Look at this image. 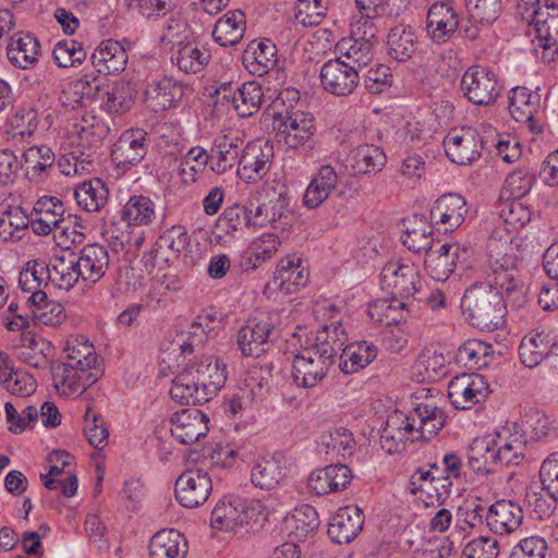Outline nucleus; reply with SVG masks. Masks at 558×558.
Segmentation results:
<instances>
[{"label":"nucleus","instance_id":"412c9836","mask_svg":"<svg viewBox=\"0 0 558 558\" xmlns=\"http://www.w3.org/2000/svg\"><path fill=\"white\" fill-rule=\"evenodd\" d=\"M108 266L109 253L101 244H87L76 253V269L85 282H98L105 276Z\"/></svg>","mask_w":558,"mask_h":558},{"label":"nucleus","instance_id":"09e8293b","mask_svg":"<svg viewBox=\"0 0 558 558\" xmlns=\"http://www.w3.org/2000/svg\"><path fill=\"white\" fill-rule=\"evenodd\" d=\"M492 345L477 339L466 340L457 351L458 363L469 368H482L492 361Z\"/></svg>","mask_w":558,"mask_h":558},{"label":"nucleus","instance_id":"f704fd0d","mask_svg":"<svg viewBox=\"0 0 558 558\" xmlns=\"http://www.w3.org/2000/svg\"><path fill=\"white\" fill-rule=\"evenodd\" d=\"M337 50L342 61L351 63L357 72H362L372 61L374 51L371 39L361 38H342L337 44Z\"/></svg>","mask_w":558,"mask_h":558},{"label":"nucleus","instance_id":"9b49d317","mask_svg":"<svg viewBox=\"0 0 558 558\" xmlns=\"http://www.w3.org/2000/svg\"><path fill=\"white\" fill-rule=\"evenodd\" d=\"M257 206L252 210V226L265 227L286 218L289 195L284 186L266 185L258 193Z\"/></svg>","mask_w":558,"mask_h":558},{"label":"nucleus","instance_id":"e433bc0d","mask_svg":"<svg viewBox=\"0 0 558 558\" xmlns=\"http://www.w3.org/2000/svg\"><path fill=\"white\" fill-rule=\"evenodd\" d=\"M377 356V348L367 341L348 344L340 356L339 367L345 374H353L372 363Z\"/></svg>","mask_w":558,"mask_h":558},{"label":"nucleus","instance_id":"603ef678","mask_svg":"<svg viewBox=\"0 0 558 558\" xmlns=\"http://www.w3.org/2000/svg\"><path fill=\"white\" fill-rule=\"evenodd\" d=\"M404 416L401 413H395L387 418L386 426L380 435L381 448L388 453H396L404 448V439L412 432L404 430Z\"/></svg>","mask_w":558,"mask_h":558},{"label":"nucleus","instance_id":"052dcab7","mask_svg":"<svg viewBox=\"0 0 558 558\" xmlns=\"http://www.w3.org/2000/svg\"><path fill=\"white\" fill-rule=\"evenodd\" d=\"M84 434L96 449H102L108 444L109 432L105 424L104 417L94 413L88 409L85 413Z\"/></svg>","mask_w":558,"mask_h":558},{"label":"nucleus","instance_id":"de8ad7c7","mask_svg":"<svg viewBox=\"0 0 558 558\" xmlns=\"http://www.w3.org/2000/svg\"><path fill=\"white\" fill-rule=\"evenodd\" d=\"M263 99L262 85L255 81H250L240 85L232 107L240 117L247 118L260 109Z\"/></svg>","mask_w":558,"mask_h":558},{"label":"nucleus","instance_id":"39448f33","mask_svg":"<svg viewBox=\"0 0 558 558\" xmlns=\"http://www.w3.org/2000/svg\"><path fill=\"white\" fill-rule=\"evenodd\" d=\"M461 307L470 324L480 329L494 330L504 324V295L489 280L466 289Z\"/></svg>","mask_w":558,"mask_h":558},{"label":"nucleus","instance_id":"aec40b11","mask_svg":"<svg viewBox=\"0 0 558 558\" xmlns=\"http://www.w3.org/2000/svg\"><path fill=\"white\" fill-rule=\"evenodd\" d=\"M541 109V95L537 90H531L524 86H517L509 94V112L511 117L521 123H526L532 132L542 130L534 120Z\"/></svg>","mask_w":558,"mask_h":558},{"label":"nucleus","instance_id":"0eeeda50","mask_svg":"<svg viewBox=\"0 0 558 558\" xmlns=\"http://www.w3.org/2000/svg\"><path fill=\"white\" fill-rule=\"evenodd\" d=\"M272 315L260 313L248 318L238 332V345L245 356L258 357L272 345L275 335Z\"/></svg>","mask_w":558,"mask_h":558},{"label":"nucleus","instance_id":"a19ab883","mask_svg":"<svg viewBox=\"0 0 558 558\" xmlns=\"http://www.w3.org/2000/svg\"><path fill=\"white\" fill-rule=\"evenodd\" d=\"M468 462L476 474L485 475L494 472V466L498 463L489 437L473 439L468 450Z\"/></svg>","mask_w":558,"mask_h":558},{"label":"nucleus","instance_id":"2eb2a0df","mask_svg":"<svg viewBox=\"0 0 558 558\" xmlns=\"http://www.w3.org/2000/svg\"><path fill=\"white\" fill-rule=\"evenodd\" d=\"M404 418V430L416 434L412 436V441H427L435 437L445 426L447 416L441 408L430 404H418Z\"/></svg>","mask_w":558,"mask_h":558},{"label":"nucleus","instance_id":"bf43d9fd","mask_svg":"<svg viewBox=\"0 0 558 558\" xmlns=\"http://www.w3.org/2000/svg\"><path fill=\"white\" fill-rule=\"evenodd\" d=\"M207 318L205 316H197V319L190 325L186 338L181 339L179 342L182 354H192L204 347L208 333L211 331L210 325L205 323Z\"/></svg>","mask_w":558,"mask_h":558},{"label":"nucleus","instance_id":"4d7b16f0","mask_svg":"<svg viewBox=\"0 0 558 558\" xmlns=\"http://www.w3.org/2000/svg\"><path fill=\"white\" fill-rule=\"evenodd\" d=\"M135 96L136 92L130 83H116L112 87L109 86V95L105 101L104 109L109 113L128 111L134 105Z\"/></svg>","mask_w":558,"mask_h":558},{"label":"nucleus","instance_id":"f257e3e1","mask_svg":"<svg viewBox=\"0 0 558 558\" xmlns=\"http://www.w3.org/2000/svg\"><path fill=\"white\" fill-rule=\"evenodd\" d=\"M64 351L69 362L51 364L53 384L61 395L82 393L104 375L102 359L87 339L68 340Z\"/></svg>","mask_w":558,"mask_h":558},{"label":"nucleus","instance_id":"0e129e2a","mask_svg":"<svg viewBox=\"0 0 558 558\" xmlns=\"http://www.w3.org/2000/svg\"><path fill=\"white\" fill-rule=\"evenodd\" d=\"M327 9L325 0H298L295 19L304 26L318 25Z\"/></svg>","mask_w":558,"mask_h":558},{"label":"nucleus","instance_id":"1a4fd4ad","mask_svg":"<svg viewBox=\"0 0 558 558\" xmlns=\"http://www.w3.org/2000/svg\"><path fill=\"white\" fill-rule=\"evenodd\" d=\"M448 158L458 165H469L481 156L485 142L480 133L470 126L451 130L444 138Z\"/></svg>","mask_w":558,"mask_h":558},{"label":"nucleus","instance_id":"a18cd8bd","mask_svg":"<svg viewBox=\"0 0 558 558\" xmlns=\"http://www.w3.org/2000/svg\"><path fill=\"white\" fill-rule=\"evenodd\" d=\"M351 167L356 173L378 172L386 163V155L377 146L360 145L350 154Z\"/></svg>","mask_w":558,"mask_h":558},{"label":"nucleus","instance_id":"5fc2aeb1","mask_svg":"<svg viewBox=\"0 0 558 558\" xmlns=\"http://www.w3.org/2000/svg\"><path fill=\"white\" fill-rule=\"evenodd\" d=\"M106 75L99 76L94 74H85L76 80L73 84L75 94H80L82 99L99 101L104 109L105 101L109 95V85L105 83Z\"/></svg>","mask_w":558,"mask_h":558},{"label":"nucleus","instance_id":"338daca9","mask_svg":"<svg viewBox=\"0 0 558 558\" xmlns=\"http://www.w3.org/2000/svg\"><path fill=\"white\" fill-rule=\"evenodd\" d=\"M498 556V542L492 536H480L469 542L461 554V558H496Z\"/></svg>","mask_w":558,"mask_h":558},{"label":"nucleus","instance_id":"c756f323","mask_svg":"<svg viewBox=\"0 0 558 558\" xmlns=\"http://www.w3.org/2000/svg\"><path fill=\"white\" fill-rule=\"evenodd\" d=\"M490 439L498 464L519 465L523 461L525 439L511 435L509 426L502 427Z\"/></svg>","mask_w":558,"mask_h":558},{"label":"nucleus","instance_id":"3c124183","mask_svg":"<svg viewBox=\"0 0 558 558\" xmlns=\"http://www.w3.org/2000/svg\"><path fill=\"white\" fill-rule=\"evenodd\" d=\"M23 160L26 166V173L32 180L41 179L47 174L56 161L52 149L46 145H35L28 147L23 153Z\"/></svg>","mask_w":558,"mask_h":558},{"label":"nucleus","instance_id":"e2e57ef3","mask_svg":"<svg viewBox=\"0 0 558 558\" xmlns=\"http://www.w3.org/2000/svg\"><path fill=\"white\" fill-rule=\"evenodd\" d=\"M252 209L236 204L225 209L219 217L218 226L229 233L252 226Z\"/></svg>","mask_w":558,"mask_h":558},{"label":"nucleus","instance_id":"6ab92c4d","mask_svg":"<svg viewBox=\"0 0 558 558\" xmlns=\"http://www.w3.org/2000/svg\"><path fill=\"white\" fill-rule=\"evenodd\" d=\"M208 417L198 409L177 412L171 418V434L183 445H191L208 433Z\"/></svg>","mask_w":558,"mask_h":558},{"label":"nucleus","instance_id":"393cba45","mask_svg":"<svg viewBox=\"0 0 558 558\" xmlns=\"http://www.w3.org/2000/svg\"><path fill=\"white\" fill-rule=\"evenodd\" d=\"M468 213L466 202L456 193L440 196L430 209V218L436 223L446 226V230L458 228Z\"/></svg>","mask_w":558,"mask_h":558},{"label":"nucleus","instance_id":"bb28decb","mask_svg":"<svg viewBox=\"0 0 558 558\" xmlns=\"http://www.w3.org/2000/svg\"><path fill=\"white\" fill-rule=\"evenodd\" d=\"M458 15L451 5L439 2L434 3L427 13L426 29L436 43L445 41L458 28Z\"/></svg>","mask_w":558,"mask_h":558},{"label":"nucleus","instance_id":"864d4df0","mask_svg":"<svg viewBox=\"0 0 558 558\" xmlns=\"http://www.w3.org/2000/svg\"><path fill=\"white\" fill-rule=\"evenodd\" d=\"M29 226V218L21 207H13L5 210L0 217V238L3 241H19L21 232Z\"/></svg>","mask_w":558,"mask_h":558},{"label":"nucleus","instance_id":"2f4dec72","mask_svg":"<svg viewBox=\"0 0 558 558\" xmlns=\"http://www.w3.org/2000/svg\"><path fill=\"white\" fill-rule=\"evenodd\" d=\"M49 265L51 286L70 290L81 278L78 269H76V253L66 250L61 255H54Z\"/></svg>","mask_w":558,"mask_h":558},{"label":"nucleus","instance_id":"20e7f679","mask_svg":"<svg viewBox=\"0 0 558 558\" xmlns=\"http://www.w3.org/2000/svg\"><path fill=\"white\" fill-rule=\"evenodd\" d=\"M506 242L490 240L487 244L489 282L501 291L507 307L518 311L527 303L526 287L519 274L514 256L506 251Z\"/></svg>","mask_w":558,"mask_h":558},{"label":"nucleus","instance_id":"423d86ee","mask_svg":"<svg viewBox=\"0 0 558 558\" xmlns=\"http://www.w3.org/2000/svg\"><path fill=\"white\" fill-rule=\"evenodd\" d=\"M272 129L279 142L289 148L310 151L315 146L316 123L314 117L293 107L274 113Z\"/></svg>","mask_w":558,"mask_h":558},{"label":"nucleus","instance_id":"4c0bfd02","mask_svg":"<svg viewBox=\"0 0 558 558\" xmlns=\"http://www.w3.org/2000/svg\"><path fill=\"white\" fill-rule=\"evenodd\" d=\"M108 195L109 191L99 178L84 181L74 191L77 205L89 213L99 211L107 204Z\"/></svg>","mask_w":558,"mask_h":558},{"label":"nucleus","instance_id":"58836bf2","mask_svg":"<svg viewBox=\"0 0 558 558\" xmlns=\"http://www.w3.org/2000/svg\"><path fill=\"white\" fill-rule=\"evenodd\" d=\"M244 499L240 497H223L211 511V525L217 530L239 531L240 512Z\"/></svg>","mask_w":558,"mask_h":558},{"label":"nucleus","instance_id":"c85d7f7f","mask_svg":"<svg viewBox=\"0 0 558 558\" xmlns=\"http://www.w3.org/2000/svg\"><path fill=\"white\" fill-rule=\"evenodd\" d=\"M242 62L252 75L267 74L277 62L275 44L270 40L252 41L244 50Z\"/></svg>","mask_w":558,"mask_h":558},{"label":"nucleus","instance_id":"774afa93","mask_svg":"<svg viewBox=\"0 0 558 558\" xmlns=\"http://www.w3.org/2000/svg\"><path fill=\"white\" fill-rule=\"evenodd\" d=\"M543 490L558 499V452L547 457L539 470Z\"/></svg>","mask_w":558,"mask_h":558},{"label":"nucleus","instance_id":"8fccbe9b","mask_svg":"<svg viewBox=\"0 0 558 558\" xmlns=\"http://www.w3.org/2000/svg\"><path fill=\"white\" fill-rule=\"evenodd\" d=\"M243 141L238 137L225 135L215 142V150L217 160L211 165V170L217 173H225L235 163L239 165L240 153L242 154Z\"/></svg>","mask_w":558,"mask_h":558},{"label":"nucleus","instance_id":"b1692460","mask_svg":"<svg viewBox=\"0 0 558 558\" xmlns=\"http://www.w3.org/2000/svg\"><path fill=\"white\" fill-rule=\"evenodd\" d=\"M460 247L457 243H444L425 254L424 265L436 281H446L453 272Z\"/></svg>","mask_w":558,"mask_h":558},{"label":"nucleus","instance_id":"9d476101","mask_svg":"<svg viewBox=\"0 0 558 558\" xmlns=\"http://www.w3.org/2000/svg\"><path fill=\"white\" fill-rule=\"evenodd\" d=\"M319 76L326 92L335 96H348L359 86L361 73L350 62L336 58L323 64Z\"/></svg>","mask_w":558,"mask_h":558},{"label":"nucleus","instance_id":"49530a36","mask_svg":"<svg viewBox=\"0 0 558 558\" xmlns=\"http://www.w3.org/2000/svg\"><path fill=\"white\" fill-rule=\"evenodd\" d=\"M533 24L539 46L544 49H549L558 43V5H546L544 11L536 13Z\"/></svg>","mask_w":558,"mask_h":558},{"label":"nucleus","instance_id":"7c9ffc66","mask_svg":"<svg viewBox=\"0 0 558 558\" xmlns=\"http://www.w3.org/2000/svg\"><path fill=\"white\" fill-rule=\"evenodd\" d=\"M128 54L117 40H106L92 54V63L97 72L105 75L116 74L125 69Z\"/></svg>","mask_w":558,"mask_h":558},{"label":"nucleus","instance_id":"ddd939ff","mask_svg":"<svg viewBox=\"0 0 558 558\" xmlns=\"http://www.w3.org/2000/svg\"><path fill=\"white\" fill-rule=\"evenodd\" d=\"M213 483L209 475L201 469L184 471L175 482V498L185 508H197L209 497Z\"/></svg>","mask_w":558,"mask_h":558},{"label":"nucleus","instance_id":"6e6d98bb","mask_svg":"<svg viewBox=\"0 0 558 558\" xmlns=\"http://www.w3.org/2000/svg\"><path fill=\"white\" fill-rule=\"evenodd\" d=\"M323 445L326 447L327 454L344 460L347 457L353 454L356 441L349 429L339 427L328 435L327 439L323 441Z\"/></svg>","mask_w":558,"mask_h":558},{"label":"nucleus","instance_id":"c9c22d12","mask_svg":"<svg viewBox=\"0 0 558 558\" xmlns=\"http://www.w3.org/2000/svg\"><path fill=\"white\" fill-rule=\"evenodd\" d=\"M245 31V19L242 11H229L220 17L213 29V37L220 46L238 44Z\"/></svg>","mask_w":558,"mask_h":558},{"label":"nucleus","instance_id":"69168bd1","mask_svg":"<svg viewBox=\"0 0 558 558\" xmlns=\"http://www.w3.org/2000/svg\"><path fill=\"white\" fill-rule=\"evenodd\" d=\"M498 215L507 225L515 228L525 226L531 220L532 213L520 199L512 198L499 205Z\"/></svg>","mask_w":558,"mask_h":558},{"label":"nucleus","instance_id":"680f3d73","mask_svg":"<svg viewBox=\"0 0 558 558\" xmlns=\"http://www.w3.org/2000/svg\"><path fill=\"white\" fill-rule=\"evenodd\" d=\"M535 181L534 174L524 170L517 169L512 171L506 179L502 194L511 198H522L532 189Z\"/></svg>","mask_w":558,"mask_h":558},{"label":"nucleus","instance_id":"f3484780","mask_svg":"<svg viewBox=\"0 0 558 558\" xmlns=\"http://www.w3.org/2000/svg\"><path fill=\"white\" fill-rule=\"evenodd\" d=\"M182 96V85L165 75L151 76L146 80L143 100L146 107L154 112L167 110Z\"/></svg>","mask_w":558,"mask_h":558},{"label":"nucleus","instance_id":"c03bdc74","mask_svg":"<svg viewBox=\"0 0 558 558\" xmlns=\"http://www.w3.org/2000/svg\"><path fill=\"white\" fill-rule=\"evenodd\" d=\"M284 471L281 462L271 457L255 462L251 471L252 483L260 489H274L282 481Z\"/></svg>","mask_w":558,"mask_h":558},{"label":"nucleus","instance_id":"72a5a7b5","mask_svg":"<svg viewBox=\"0 0 558 558\" xmlns=\"http://www.w3.org/2000/svg\"><path fill=\"white\" fill-rule=\"evenodd\" d=\"M555 348L556 344L548 333H530L522 339L519 347L521 362L530 368L535 367L546 356L553 354Z\"/></svg>","mask_w":558,"mask_h":558},{"label":"nucleus","instance_id":"f8f14e48","mask_svg":"<svg viewBox=\"0 0 558 558\" xmlns=\"http://www.w3.org/2000/svg\"><path fill=\"white\" fill-rule=\"evenodd\" d=\"M381 287L395 298L409 299L418 291L420 274L414 265L400 264L397 260L387 263L380 272Z\"/></svg>","mask_w":558,"mask_h":558},{"label":"nucleus","instance_id":"f03ea898","mask_svg":"<svg viewBox=\"0 0 558 558\" xmlns=\"http://www.w3.org/2000/svg\"><path fill=\"white\" fill-rule=\"evenodd\" d=\"M227 379L226 366L208 355L190 362L172 380L169 395L182 405L203 404L211 400Z\"/></svg>","mask_w":558,"mask_h":558},{"label":"nucleus","instance_id":"ea45409f","mask_svg":"<svg viewBox=\"0 0 558 558\" xmlns=\"http://www.w3.org/2000/svg\"><path fill=\"white\" fill-rule=\"evenodd\" d=\"M209 53L205 49H201L196 44L191 41L178 43V48L172 53V62L185 73H198L209 61Z\"/></svg>","mask_w":558,"mask_h":558},{"label":"nucleus","instance_id":"13d9d810","mask_svg":"<svg viewBox=\"0 0 558 558\" xmlns=\"http://www.w3.org/2000/svg\"><path fill=\"white\" fill-rule=\"evenodd\" d=\"M53 59L58 66L69 68L81 64L86 59L83 45L74 39L59 41L52 50Z\"/></svg>","mask_w":558,"mask_h":558},{"label":"nucleus","instance_id":"a211bd4d","mask_svg":"<svg viewBox=\"0 0 558 558\" xmlns=\"http://www.w3.org/2000/svg\"><path fill=\"white\" fill-rule=\"evenodd\" d=\"M352 478V471L347 464L335 463L312 472L307 487L316 495L325 496L345 489Z\"/></svg>","mask_w":558,"mask_h":558},{"label":"nucleus","instance_id":"37998d69","mask_svg":"<svg viewBox=\"0 0 558 558\" xmlns=\"http://www.w3.org/2000/svg\"><path fill=\"white\" fill-rule=\"evenodd\" d=\"M136 130L131 129L122 133L112 149L111 157L118 169L126 172L140 161V138Z\"/></svg>","mask_w":558,"mask_h":558},{"label":"nucleus","instance_id":"473e14b6","mask_svg":"<svg viewBox=\"0 0 558 558\" xmlns=\"http://www.w3.org/2000/svg\"><path fill=\"white\" fill-rule=\"evenodd\" d=\"M7 56L14 66L28 69L38 61L39 43L28 33H17L7 47Z\"/></svg>","mask_w":558,"mask_h":558},{"label":"nucleus","instance_id":"dca6fc26","mask_svg":"<svg viewBox=\"0 0 558 558\" xmlns=\"http://www.w3.org/2000/svg\"><path fill=\"white\" fill-rule=\"evenodd\" d=\"M272 145L268 142H251L243 148L238 175L246 182L260 180L269 170L274 157Z\"/></svg>","mask_w":558,"mask_h":558},{"label":"nucleus","instance_id":"5701e85b","mask_svg":"<svg viewBox=\"0 0 558 558\" xmlns=\"http://www.w3.org/2000/svg\"><path fill=\"white\" fill-rule=\"evenodd\" d=\"M523 520L522 508L511 501L501 499L493 504L487 512L486 521L495 534H510L515 531Z\"/></svg>","mask_w":558,"mask_h":558},{"label":"nucleus","instance_id":"4be33fe9","mask_svg":"<svg viewBox=\"0 0 558 558\" xmlns=\"http://www.w3.org/2000/svg\"><path fill=\"white\" fill-rule=\"evenodd\" d=\"M364 515L357 506L338 509L328 525V535L338 544L350 543L362 531Z\"/></svg>","mask_w":558,"mask_h":558},{"label":"nucleus","instance_id":"a878e982","mask_svg":"<svg viewBox=\"0 0 558 558\" xmlns=\"http://www.w3.org/2000/svg\"><path fill=\"white\" fill-rule=\"evenodd\" d=\"M301 262L296 256L281 259L274 272L272 284L286 294L294 293L300 287H304L308 279V271Z\"/></svg>","mask_w":558,"mask_h":558},{"label":"nucleus","instance_id":"7ed1b4c3","mask_svg":"<svg viewBox=\"0 0 558 558\" xmlns=\"http://www.w3.org/2000/svg\"><path fill=\"white\" fill-rule=\"evenodd\" d=\"M339 331L343 333L339 324L326 325L317 337L319 342L295 355L292 363V377L298 386L312 388L325 378L343 345L339 339Z\"/></svg>","mask_w":558,"mask_h":558},{"label":"nucleus","instance_id":"4468645a","mask_svg":"<svg viewBox=\"0 0 558 558\" xmlns=\"http://www.w3.org/2000/svg\"><path fill=\"white\" fill-rule=\"evenodd\" d=\"M488 395V385L478 374H466L452 378L448 385V398L456 409H470Z\"/></svg>","mask_w":558,"mask_h":558},{"label":"nucleus","instance_id":"cd10ccee","mask_svg":"<svg viewBox=\"0 0 558 558\" xmlns=\"http://www.w3.org/2000/svg\"><path fill=\"white\" fill-rule=\"evenodd\" d=\"M187 548V542L179 531L160 530L150 538L149 558H185Z\"/></svg>","mask_w":558,"mask_h":558},{"label":"nucleus","instance_id":"79ce46f5","mask_svg":"<svg viewBox=\"0 0 558 558\" xmlns=\"http://www.w3.org/2000/svg\"><path fill=\"white\" fill-rule=\"evenodd\" d=\"M388 52L399 62H404L413 57L416 49V37L410 27L397 25L387 36Z\"/></svg>","mask_w":558,"mask_h":558},{"label":"nucleus","instance_id":"6e6552de","mask_svg":"<svg viewBox=\"0 0 558 558\" xmlns=\"http://www.w3.org/2000/svg\"><path fill=\"white\" fill-rule=\"evenodd\" d=\"M461 89L469 101L477 106H489L499 96L496 74L481 65H473L464 72Z\"/></svg>","mask_w":558,"mask_h":558}]
</instances>
